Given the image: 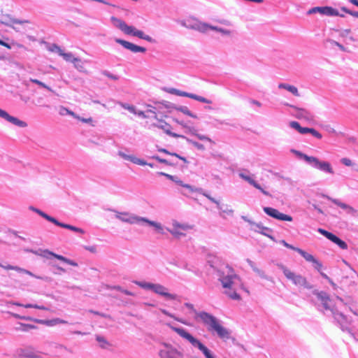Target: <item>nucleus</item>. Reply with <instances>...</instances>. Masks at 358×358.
Masks as SVG:
<instances>
[{
	"label": "nucleus",
	"instance_id": "obj_1",
	"mask_svg": "<svg viewBox=\"0 0 358 358\" xmlns=\"http://www.w3.org/2000/svg\"><path fill=\"white\" fill-rule=\"evenodd\" d=\"M208 264L216 271L218 280L226 290L224 294L233 300H240L241 296L237 293L239 288H242L243 283L238 275L235 273L232 267L228 264L221 263L218 257L209 256L207 259Z\"/></svg>",
	"mask_w": 358,
	"mask_h": 358
},
{
	"label": "nucleus",
	"instance_id": "obj_2",
	"mask_svg": "<svg viewBox=\"0 0 358 358\" xmlns=\"http://www.w3.org/2000/svg\"><path fill=\"white\" fill-rule=\"evenodd\" d=\"M184 305L195 315L196 320L201 321L207 327L208 331L215 333L220 339L224 341L231 338V331L223 327L221 321L216 317L205 311L198 312L194 305L190 303H185Z\"/></svg>",
	"mask_w": 358,
	"mask_h": 358
},
{
	"label": "nucleus",
	"instance_id": "obj_3",
	"mask_svg": "<svg viewBox=\"0 0 358 358\" xmlns=\"http://www.w3.org/2000/svg\"><path fill=\"white\" fill-rule=\"evenodd\" d=\"M313 293L316 296L317 300L320 301L323 308L325 310H330L331 312L334 319L339 324L342 331L350 333L348 325L350 324L351 320L334 308L329 295L324 291L314 290Z\"/></svg>",
	"mask_w": 358,
	"mask_h": 358
},
{
	"label": "nucleus",
	"instance_id": "obj_4",
	"mask_svg": "<svg viewBox=\"0 0 358 358\" xmlns=\"http://www.w3.org/2000/svg\"><path fill=\"white\" fill-rule=\"evenodd\" d=\"M110 210L113 212H115L117 213L115 217L121 220L122 222H127L131 224L145 223L150 227H153L157 232L161 234H164V227L159 222L150 220L147 217H140L134 214H129V213L126 212L119 213L115 210Z\"/></svg>",
	"mask_w": 358,
	"mask_h": 358
},
{
	"label": "nucleus",
	"instance_id": "obj_5",
	"mask_svg": "<svg viewBox=\"0 0 358 358\" xmlns=\"http://www.w3.org/2000/svg\"><path fill=\"white\" fill-rule=\"evenodd\" d=\"M297 158L302 159L306 162L307 164L311 167L317 169L324 173L334 174V171L331 164L327 161H322L316 157L308 156L306 154L303 153L301 151L292 149L291 150Z\"/></svg>",
	"mask_w": 358,
	"mask_h": 358
},
{
	"label": "nucleus",
	"instance_id": "obj_6",
	"mask_svg": "<svg viewBox=\"0 0 358 358\" xmlns=\"http://www.w3.org/2000/svg\"><path fill=\"white\" fill-rule=\"evenodd\" d=\"M168 326L180 337L187 341L194 348L199 349L204 355L206 358H215L210 350L205 346L198 338L194 337L185 329L176 327L169 324Z\"/></svg>",
	"mask_w": 358,
	"mask_h": 358
},
{
	"label": "nucleus",
	"instance_id": "obj_7",
	"mask_svg": "<svg viewBox=\"0 0 358 358\" xmlns=\"http://www.w3.org/2000/svg\"><path fill=\"white\" fill-rule=\"evenodd\" d=\"M111 22H113V25L115 27L120 29L125 34L138 37L141 39L145 40L146 41H148L152 43L156 42L154 38H152L151 36L145 34V33L143 31L138 30L133 26H129L124 21L119 18L112 17Z\"/></svg>",
	"mask_w": 358,
	"mask_h": 358
},
{
	"label": "nucleus",
	"instance_id": "obj_8",
	"mask_svg": "<svg viewBox=\"0 0 358 358\" xmlns=\"http://www.w3.org/2000/svg\"><path fill=\"white\" fill-rule=\"evenodd\" d=\"M132 282L144 289L152 290L153 292L162 296L167 299L175 300L176 299V294L169 293L168 289L160 284H155L138 280H133Z\"/></svg>",
	"mask_w": 358,
	"mask_h": 358
},
{
	"label": "nucleus",
	"instance_id": "obj_9",
	"mask_svg": "<svg viewBox=\"0 0 358 358\" xmlns=\"http://www.w3.org/2000/svg\"><path fill=\"white\" fill-rule=\"evenodd\" d=\"M29 209L31 210H32L33 212L36 213L38 215H39L40 216H41L42 217L45 219L46 220L55 224L56 226L60 227L64 229H69V230L76 232V233H80L82 234H85V231L83 229L69 224L60 222L55 217L48 215V214H46L45 213H44L43 211L41 210L38 208H36L34 206H30Z\"/></svg>",
	"mask_w": 358,
	"mask_h": 358
},
{
	"label": "nucleus",
	"instance_id": "obj_10",
	"mask_svg": "<svg viewBox=\"0 0 358 358\" xmlns=\"http://www.w3.org/2000/svg\"><path fill=\"white\" fill-rule=\"evenodd\" d=\"M158 354L160 358H185L182 351L166 343L161 345Z\"/></svg>",
	"mask_w": 358,
	"mask_h": 358
},
{
	"label": "nucleus",
	"instance_id": "obj_11",
	"mask_svg": "<svg viewBox=\"0 0 358 358\" xmlns=\"http://www.w3.org/2000/svg\"><path fill=\"white\" fill-rule=\"evenodd\" d=\"M284 275L286 278L290 280L296 286L303 287L306 289H310L312 286L307 281L306 278L301 275H297L295 273L291 271L284 266H280Z\"/></svg>",
	"mask_w": 358,
	"mask_h": 358
},
{
	"label": "nucleus",
	"instance_id": "obj_12",
	"mask_svg": "<svg viewBox=\"0 0 358 358\" xmlns=\"http://www.w3.org/2000/svg\"><path fill=\"white\" fill-rule=\"evenodd\" d=\"M172 228L167 229V231L173 235L175 238H180L182 236H185V234L184 231L190 230L192 229V226L188 224L180 223L176 220H173L172 222Z\"/></svg>",
	"mask_w": 358,
	"mask_h": 358
},
{
	"label": "nucleus",
	"instance_id": "obj_13",
	"mask_svg": "<svg viewBox=\"0 0 358 358\" xmlns=\"http://www.w3.org/2000/svg\"><path fill=\"white\" fill-rule=\"evenodd\" d=\"M166 92L171 94H174L176 96L188 97V98L194 99V100L198 101L201 103H208V104L212 103L211 100L208 99L203 96H199V95H197L195 94L181 91V90H179L176 88H169L168 90H166Z\"/></svg>",
	"mask_w": 358,
	"mask_h": 358
},
{
	"label": "nucleus",
	"instance_id": "obj_14",
	"mask_svg": "<svg viewBox=\"0 0 358 358\" xmlns=\"http://www.w3.org/2000/svg\"><path fill=\"white\" fill-rule=\"evenodd\" d=\"M317 231L326 237L327 239L336 244L341 249L347 250L348 244L343 240H341L339 237L336 236L331 232H329L324 229L319 228Z\"/></svg>",
	"mask_w": 358,
	"mask_h": 358
},
{
	"label": "nucleus",
	"instance_id": "obj_15",
	"mask_svg": "<svg viewBox=\"0 0 358 358\" xmlns=\"http://www.w3.org/2000/svg\"><path fill=\"white\" fill-rule=\"evenodd\" d=\"M15 354L19 358H40L38 351L31 345L18 348Z\"/></svg>",
	"mask_w": 358,
	"mask_h": 358
},
{
	"label": "nucleus",
	"instance_id": "obj_16",
	"mask_svg": "<svg viewBox=\"0 0 358 358\" xmlns=\"http://www.w3.org/2000/svg\"><path fill=\"white\" fill-rule=\"evenodd\" d=\"M263 210L267 215L278 220L288 222L293 220L292 216L280 213L278 210L271 207H264Z\"/></svg>",
	"mask_w": 358,
	"mask_h": 358
},
{
	"label": "nucleus",
	"instance_id": "obj_17",
	"mask_svg": "<svg viewBox=\"0 0 358 358\" xmlns=\"http://www.w3.org/2000/svg\"><path fill=\"white\" fill-rule=\"evenodd\" d=\"M317 13L327 16H344L343 15H340L337 10L329 6L313 7L308 10V14H313Z\"/></svg>",
	"mask_w": 358,
	"mask_h": 358
},
{
	"label": "nucleus",
	"instance_id": "obj_18",
	"mask_svg": "<svg viewBox=\"0 0 358 358\" xmlns=\"http://www.w3.org/2000/svg\"><path fill=\"white\" fill-rule=\"evenodd\" d=\"M181 25L194 30L205 33V28L207 27V23L201 22L197 20H186L181 22Z\"/></svg>",
	"mask_w": 358,
	"mask_h": 358
},
{
	"label": "nucleus",
	"instance_id": "obj_19",
	"mask_svg": "<svg viewBox=\"0 0 358 358\" xmlns=\"http://www.w3.org/2000/svg\"><path fill=\"white\" fill-rule=\"evenodd\" d=\"M238 176L239 177L244 180L245 181L248 182L250 185H252L254 187H255L256 189H259L264 195L266 196H270L271 194L270 193L265 190L264 189H263L262 187V186L258 183L252 177H251L250 175H249V171L248 170H244L243 171H241L239 173H238Z\"/></svg>",
	"mask_w": 358,
	"mask_h": 358
},
{
	"label": "nucleus",
	"instance_id": "obj_20",
	"mask_svg": "<svg viewBox=\"0 0 358 358\" xmlns=\"http://www.w3.org/2000/svg\"><path fill=\"white\" fill-rule=\"evenodd\" d=\"M115 41L117 43L122 45L125 49H127L134 53H137V52L145 53L146 52L145 48L135 45V44H134L131 42L127 41L125 40L116 38H115Z\"/></svg>",
	"mask_w": 358,
	"mask_h": 358
},
{
	"label": "nucleus",
	"instance_id": "obj_21",
	"mask_svg": "<svg viewBox=\"0 0 358 358\" xmlns=\"http://www.w3.org/2000/svg\"><path fill=\"white\" fill-rule=\"evenodd\" d=\"M4 21H2V24L12 28L16 31H20L19 27L15 26V24L23 25L24 24L30 23L29 20H18L10 15H6L3 17Z\"/></svg>",
	"mask_w": 358,
	"mask_h": 358
},
{
	"label": "nucleus",
	"instance_id": "obj_22",
	"mask_svg": "<svg viewBox=\"0 0 358 358\" xmlns=\"http://www.w3.org/2000/svg\"><path fill=\"white\" fill-rule=\"evenodd\" d=\"M0 117L19 127L23 128V127H26L27 126V124L25 122L22 121L15 117L10 115L6 111H5L1 108H0Z\"/></svg>",
	"mask_w": 358,
	"mask_h": 358
},
{
	"label": "nucleus",
	"instance_id": "obj_23",
	"mask_svg": "<svg viewBox=\"0 0 358 358\" xmlns=\"http://www.w3.org/2000/svg\"><path fill=\"white\" fill-rule=\"evenodd\" d=\"M31 252L36 254V255H41V257H45L46 259H51L52 257H55L59 260H61L64 262L66 263V257L62 256V255H57V254H55L53 253L52 252H50L48 250H41L40 253L36 251V252H34L33 250H31Z\"/></svg>",
	"mask_w": 358,
	"mask_h": 358
},
{
	"label": "nucleus",
	"instance_id": "obj_24",
	"mask_svg": "<svg viewBox=\"0 0 358 358\" xmlns=\"http://www.w3.org/2000/svg\"><path fill=\"white\" fill-rule=\"evenodd\" d=\"M153 126L155 127H157L162 130L164 131V132L170 136H172V137H174V138H185L184 136H182V135H179V134H177L176 133H173L171 131V126L170 124H169L168 123H166V122L164 121H162V120H160L159 121V123L158 124H154Z\"/></svg>",
	"mask_w": 358,
	"mask_h": 358
},
{
	"label": "nucleus",
	"instance_id": "obj_25",
	"mask_svg": "<svg viewBox=\"0 0 358 358\" xmlns=\"http://www.w3.org/2000/svg\"><path fill=\"white\" fill-rule=\"evenodd\" d=\"M118 155L121 157L122 159L130 161L131 162L137 165L145 166L146 164V162L145 160L138 158L134 155H127L122 151L118 152Z\"/></svg>",
	"mask_w": 358,
	"mask_h": 358
},
{
	"label": "nucleus",
	"instance_id": "obj_26",
	"mask_svg": "<svg viewBox=\"0 0 358 358\" xmlns=\"http://www.w3.org/2000/svg\"><path fill=\"white\" fill-rule=\"evenodd\" d=\"M253 226H255L256 228L254 229V230L264 236H266L271 238V240H274L273 236L271 234L272 232V229L264 227L261 223H253Z\"/></svg>",
	"mask_w": 358,
	"mask_h": 358
},
{
	"label": "nucleus",
	"instance_id": "obj_27",
	"mask_svg": "<svg viewBox=\"0 0 358 358\" xmlns=\"http://www.w3.org/2000/svg\"><path fill=\"white\" fill-rule=\"evenodd\" d=\"M34 322L38 324H45L48 327H53L59 324H67L68 322L60 319V318H54L52 320H39V319H35Z\"/></svg>",
	"mask_w": 358,
	"mask_h": 358
},
{
	"label": "nucleus",
	"instance_id": "obj_28",
	"mask_svg": "<svg viewBox=\"0 0 358 358\" xmlns=\"http://www.w3.org/2000/svg\"><path fill=\"white\" fill-rule=\"evenodd\" d=\"M323 197L328 199L329 201H331V202H333L334 204L339 206L342 209L347 210V212L348 213H352L355 212V209L352 207H351L350 206H349L346 203L341 202L338 199H333L327 195H323Z\"/></svg>",
	"mask_w": 358,
	"mask_h": 358
},
{
	"label": "nucleus",
	"instance_id": "obj_29",
	"mask_svg": "<svg viewBox=\"0 0 358 358\" xmlns=\"http://www.w3.org/2000/svg\"><path fill=\"white\" fill-rule=\"evenodd\" d=\"M247 263L251 267L252 271L256 273L260 278L268 280L269 278L266 275L265 272L256 266V264L250 259H246Z\"/></svg>",
	"mask_w": 358,
	"mask_h": 358
},
{
	"label": "nucleus",
	"instance_id": "obj_30",
	"mask_svg": "<svg viewBox=\"0 0 358 358\" xmlns=\"http://www.w3.org/2000/svg\"><path fill=\"white\" fill-rule=\"evenodd\" d=\"M296 117L299 119H304L306 120H310L313 119L311 113L303 108H296Z\"/></svg>",
	"mask_w": 358,
	"mask_h": 358
},
{
	"label": "nucleus",
	"instance_id": "obj_31",
	"mask_svg": "<svg viewBox=\"0 0 358 358\" xmlns=\"http://www.w3.org/2000/svg\"><path fill=\"white\" fill-rule=\"evenodd\" d=\"M10 303L13 305L17 306L24 307L26 308H36V309L45 310H48V308H46L45 306H39L37 304H32V303L22 304V303H20L16 302V301H12V302H10Z\"/></svg>",
	"mask_w": 358,
	"mask_h": 358
},
{
	"label": "nucleus",
	"instance_id": "obj_32",
	"mask_svg": "<svg viewBox=\"0 0 358 358\" xmlns=\"http://www.w3.org/2000/svg\"><path fill=\"white\" fill-rule=\"evenodd\" d=\"M278 87L287 90V91L290 92L294 96H299L297 88L293 85H288L286 83H280L278 85Z\"/></svg>",
	"mask_w": 358,
	"mask_h": 358
},
{
	"label": "nucleus",
	"instance_id": "obj_33",
	"mask_svg": "<svg viewBox=\"0 0 358 358\" xmlns=\"http://www.w3.org/2000/svg\"><path fill=\"white\" fill-rule=\"evenodd\" d=\"M164 176H165L166 178H167L168 179L171 180H173V181L176 182L177 184H178L179 185H181V186H182V187H184L187 188V189H189V192H194V187H193L192 186H191V185H187V184H183L182 181H181V180H175V177H174V176H171V175H169V174H167V173H165Z\"/></svg>",
	"mask_w": 358,
	"mask_h": 358
},
{
	"label": "nucleus",
	"instance_id": "obj_34",
	"mask_svg": "<svg viewBox=\"0 0 358 358\" xmlns=\"http://www.w3.org/2000/svg\"><path fill=\"white\" fill-rule=\"evenodd\" d=\"M289 126L291 128L296 130L301 134H306V128L307 127H301L298 122L292 121L289 122Z\"/></svg>",
	"mask_w": 358,
	"mask_h": 358
},
{
	"label": "nucleus",
	"instance_id": "obj_35",
	"mask_svg": "<svg viewBox=\"0 0 358 358\" xmlns=\"http://www.w3.org/2000/svg\"><path fill=\"white\" fill-rule=\"evenodd\" d=\"M177 110L192 118H198L197 115L193 113L192 111H190L189 108L185 106H178V107L177 108Z\"/></svg>",
	"mask_w": 358,
	"mask_h": 358
},
{
	"label": "nucleus",
	"instance_id": "obj_36",
	"mask_svg": "<svg viewBox=\"0 0 358 358\" xmlns=\"http://www.w3.org/2000/svg\"><path fill=\"white\" fill-rule=\"evenodd\" d=\"M297 252L300 254L307 262L314 263L317 259H315L312 255L306 252L301 249H297Z\"/></svg>",
	"mask_w": 358,
	"mask_h": 358
},
{
	"label": "nucleus",
	"instance_id": "obj_37",
	"mask_svg": "<svg viewBox=\"0 0 358 358\" xmlns=\"http://www.w3.org/2000/svg\"><path fill=\"white\" fill-rule=\"evenodd\" d=\"M60 56H62L64 58V59L66 60V62H72L73 64L75 61L76 62L78 61V58L74 57L71 52L66 53L64 52V50L62 51V53H60Z\"/></svg>",
	"mask_w": 358,
	"mask_h": 358
},
{
	"label": "nucleus",
	"instance_id": "obj_38",
	"mask_svg": "<svg viewBox=\"0 0 358 358\" xmlns=\"http://www.w3.org/2000/svg\"><path fill=\"white\" fill-rule=\"evenodd\" d=\"M47 48L49 51L52 52H56L59 55L62 52L63 50L55 43H48L47 45Z\"/></svg>",
	"mask_w": 358,
	"mask_h": 358
},
{
	"label": "nucleus",
	"instance_id": "obj_39",
	"mask_svg": "<svg viewBox=\"0 0 358 358\" xmlns=\"http://www.w3.org/2000/svg\"><path fill=\"white\" fill-rule=\"evenodd\" d=\"M160 311L165 315H167L171 318H173L174 320H176V321L178 322H180L184 324H187V323L182 319L181 318H178L177 317H176L174 315H173L172 313H169L168 310H166V309H160Z\"/></svg>",
	"mask_w": 358,
	"mask_h": 358
},
{
	"label": "nucleus",
	"instance_id": "obj_40",
	"mask_svg": "<svg viewBox=\"0 0 358 358\" xmlns=\"http://www.w3.org/2000/svg\"><path fill=\"white\" fill-rule=\"evenodd\" d=\"M148 109L145 110L146 114L150 115V117L157 119L156 108L151 105H147Z\"/></svg>",
	"mask_w": 358,
	"mask_h": 358
},
{
	"label": "nucleus",
	"instance_id": "obj_41",
	"mask_svg": "<svg viewBox=\"0 0 358 358\" xmlns=\"http://www.w3.org/2000/svg\"><path fill=\"white\" fill-rule=\"evenodd\" d=\"M20 327H16L17 330H20L22 331H29L30 329H35L36 327L32 324H23V323H19Z\"/></svg>",
	"mask_w": 358,
	"mask_h": 358
},
{
	"label": "nucleus",
	"instance_id": "obj_42",
	"mask_svg": "<svg viewBox=\"0 0 358 358\" xmlns=\"http://www.w3.org/2000/svg\"><path fill=\"white\" fill-rule=\"evenodd\" d=\"M306 134H310L313 136L317 139H321L322 138V135L313 128L307 127Z\"/></svg>",
	"mask_w": 358,
	"mask_h": 358
},
{
	"label": "nucleus",
	"instance_id": "obj_43",
	"mask_svg": "<svg viewBox=\"0 0 358 358\" xmlns=\"http://www.w3.org/2000/svg\"><path fill=\"white\" fill-rule=\"evenodd\" d=\"M1 267L6 270H15V271H23L30 275H33V274L30 271L22 269L17 266H11V265H8V266L3 265V266H1Z\"/></svg>",
	"mask_w": 358,
	"mask_h": 358
},
{
	"label": "nucleus",
	"instance_id": "obj_44",
	"mask_svg": "<svg viewBox=\"0 0 358 358\" xmlns=\"http://www.w3.org/2000/svg\"><path fill=\"white\" fill-rule=\"evenodd\" d=\"M158 150L160 152H163V153H165V154H167V155H172V156H176V157H178L180 159L182 160L184 162H187V159L185 157H181V156H180L179 155H178L176 153L170 152L169 150H167L165 148H160Z\"/></svg>",
	"mask_w": 358,
	"mask_h": 358
},
{
	"label": "nucleus",
	"instance_id": "obj_45",
	"mask_svg": "<svg viewBox=\"0 0 358 358\" xmlns=\"http://www.w3.org/2000/svg\"><path fill=\"white\" fill-rule=\"evenodd\" d=\"M73 64H74V67L80 72H85V68L84 66V64L83 62L80 60V59L78 58V62H73Z\"/></svg>",
	"mask_w": 358,
	"mask_h": 358
},
{
	"label": "nucleus",
	"instance_id": "obj_46",
	"mask_svg": "<svg viewBox=\"0 0 358 358\" xmlns=\"http://www.w3.org/2000/svg\"><path fill=\"white\" fill-rule=\"evenodd\" d=\"M30 81L32 83L36 84V85H39L40 87L48 90V91L52 92V90L50 87H48L45 83H43V82H41V81H40V80H38L37 79H32L31 78V79H30Z\"/></svg>",
	"mask_w": 358,
	"mask_h": 358
},
{
	"label": "nucleus",
	"instance_id": "obj_47",
	"mask_svg": "<svg viewBox=\"0 0 358 358\" xmlns=\"http://www.w3.org/2000/svg\"><path fill=\"white\" fill-rule=\"evenodd\" d=\"M184 138H185L189 143H190L191 144H192L195 148H196L198 150H203L205 149V147L203 146V145H202L201 143H199V142H196V141H194L193 140H190L186 137H185Z\"/></svg>",
	"mask_w": 358,
	"mask_h": 358
},
{
	"label": "nucleus",
	"instance_id": "obj_48",
	"mask_svg": "<svg viewBox=\"0 0 358 358\" xmlns=\"http://www.w3.org/2000/svg\"><path fill=\"white\" fill-rule=\"evenodd\" d=\"M96 340L100 343V347L101 348H106V345L108 344V343L103 336H96Z\"/></svg>",
	"mask_w": 358,
	"mask_h": 358
},
{
	"label": "nucleus",
	"instance_id": "obj_49",
	"mask_svg": "<svg viewBox=\"0 0 358 358\" xmlns=\"http://www.w3.org/2000/svg\"><path fill=\"white\" fill-rule=\"evenodd\" d=\"M134 114L144 119L150 117V115L146 114L145 111L137 110L136 109H135V112L134 113Z\"/></svg>",
	"mask_w": 358,
	"mask_h": 358
},
{
	"label": "nucleus",
	"instance_id": "obj_50",
	"mask_svg": "<svg viewBox=\"0 0 358 358\" xmlns=\"http://www.w3.org/2000/svg\"><path fill=\"white\" fill-rule=\"evenodd\" d=\"M151 158L158 161L159 162H160L162 164H164L166 165L171 164L168 160H166L165 159H162L160 157H159L158 155H153L151 157Z\"/></svg>",
	"mask_w": 358,
	"mask_h": 358
},
{
	"label": "nucleus",
	"instance_id": "obj_51",
	"mask_svg": "<svg viewBox=\"0 0 358 358\" xmlns=\"http://www.w3.org/2000/svg\"><path fill=\"white\" fill-rule=\"evenodd\" d=\"M164 106L167 109H174L176 110H177V108L178 107V106L176 105L175 103H171V102H169V101H164Z\"/></svg>",
	"mask_w": 358,
	"mask_h": 358
},
{
	"label": "nucleus",
	"instance_id": "obj_52",
	"mask_svg": "<svg viewBox=\"0 0 358 358\" xmlns=\"http://www.w3.org/2000/svg\"><path fill=\"white\" fill-rule=\"evenodd\" d=\"M120 105L126 110H128L129 112L134 113L135 112L136 108L134 106L121 103Z\"/></svg>",
	"mask_w": 358,
	"mask_h": 358
},
{
	"label": "nucleus",
	"instance_id": "obj_53",
	"mask_svg": "<svg viewBox=\"0 0 358 358\" xmlns=\"http://www.w3.org/2000/svg\"><path fill=\"white\" fill-rule=\"evenodd\" d=\"M12 316L16 319L26 320H29V321H34V320H35V319L31 318V317L21 316L17 313H12Z\"/></svg>",
	"mask_w": 358,
	"mask_h": 358
},
{
	"label": "nucleus",
	"instance_id": "obj_54",
	"mask_svg": "<svg viewBox=\"0 0 358 358\" xmlns=\"http://www.w3.org/2000/svg\"><path fill=\"white\" fill-rule=\"evenodd\" d=\"M313 267L315 268V270H317L319 273H320L322 271V264L319 262L317 259L315 260V262H314V263H313Z\"/></svg>",
	"mask_w": 358,
	"mask_h": 358
},
{
	"label": "nucleus",
	"instance_id": "obj_55",
	"mask_svg": "<svg viewBox=\"0 0 358 358\" xmlns=\"http://www.w3.org/2000/svg\"><path fill=\"white\" fill-rule=\"evenodd\" d=\"M102 74L107 76L108 78L112 79V80H116L118 79V77L115 75H113L111 73H110L109 71H103L102 72Z\"/></svg>",
	"mask_w": 358,
	"mask_h": 358
},
{
	"label": "nucleus",
	"instance_id": "obj_56",
	"mask_svg": "<svg viewBox=\"0 0 358 358\" xmlns=\"http://www.w3.org/2000/svg\"><path fill=\"white\" fill-rule=\"evenodd\" d=\"M280 243L282 244L285 247L289 248V249H291V250H293L294 251H296L297 252V249H299V248H296L290 244H289L288 243H287L284 240H282L280 241Z\"/></svg>",
	"mask_w": 358,
	"mask_h": 358
},
{
	"label": "nucleus",
	"instance_id": "obj_57",
	"mask_svg": "<svg viewBox=\"0 0 358 358\" xmlns=\"http://www.w3.org/2000/svg\"><path fill=\"white\" fill-rule=\"evenodd\" d=\"M341 162L343 165L347 166H351L352 165V162L350 159L346 158V157L342 158L341 159Z\"/></svg>",
	"mask_w": 358,
	"mask_h": 358
},
{
	"label": "nucleus",
	"instance_id": "obj_58",
	"mask_svg": "<svg viewBox=\"0 0 358 358\" xmlns=\"http://www.w3.org/2000/svg\"><path fill=\"white\" fill-rule=\"evenodd\" d=\"M220 27L216 26H213L207 24V27L205 28V32H206L208 29L217 31H219Z\"/></svg>",
	"mask_w": 358,
	"mask_h": 358
},
{
	"label": "nucleus",
	"instance_id": "obj_59",
	"mask_svg": "<svg viewBox=\"0 0 358 358\" xmlns=\"http://www.w3.org/2000/svg\"><path fill=\"white\" fill-rule=\"evenodd\" d=\"M218 32L221 33L222 35L229 36L231 34V31L229 29H223L220 27Z\"/></svg>",
	"mask_w": 358,
	"mask_h": 358
},
{
	"label": "nucleus",
	"instance_id": "obj_60",
	"mask_svg": "<svg viewBox=\"0 0 358 358\" xmlns=\"http://www.w3.org/2000/svg\"><path fill=\"white\" fill-rule=\"evenodd\" d=\"M196 136L201 141H211V140L207 137L205 135H202V134H196Z\"/></svg>",
	"mask_w": 358,
	"mask_h": 358
},
{
	"label": "nucleus",
	"instance_id": "obj_61",
	"mask_svg": "<svg viewBox=\"0 0 358 358\" xmlns=\"http://www.w3.org/2000/svg\"><path fill=\"white\" fill-rule=\"evenodd\" d=\"M85 249L86 250H88L92 253L96 252V245H92V246H85Z\"/></svg>",
	"mask_w": 358,
	"mask_h": 358
},
{
	"label": "nucleus",
	"instance_id": "obj_62",
	"mask_svg": "<svg viewBox=\"0 0 358 358\" xmlns=\"http://www.w3.org/2000/svg\"><path fill=\"white\" fill-rule=\"evenodd\" d=\"M207 198L212 202L215 203L217 206V208L222 210V207L220 206L219 202L214 198L211 197L210 196L206 195Z\"/></svg>",
	"mask_w": 358,
	"mask_h": 358
},
{
	"label": "nucleus",
	"instance_id": "obj_63",
	"mask_svg": "<svg viewBox=\"0 0 358 358\" xmlns=\"http://www.w3.org/2000/svg\"><path fill=\"white\" fill-rule=\"evenodd\" d=\"M320 275H321L323 278H324L325 280H327L328 282H329L331 284H333V283H334V282H333V281H332V280H331V278H329V277L326 273H323L322 271H321V272L320 273Z\"/></svg>",
	"mask_w": 358,
	"mask_h": 358
},
{
	"label": "nucleus",
	"instance_id": "obj_64",
	"mask_svg": "<svg viewBox=\"0 0 358 358\" xmlns=\"http://www.w3.org/2000/svg\"><path fill=\"white\" fill-rule=\"evenodd\" d=\"M56 268H57V271L54 272V273H55V274H61L62 273H64L66 271V270L64 268H63L62 267L59 266H57Z\"/></svg>",
	"mask_w": 358,
	"mask_h": 358
}]
</instances>
